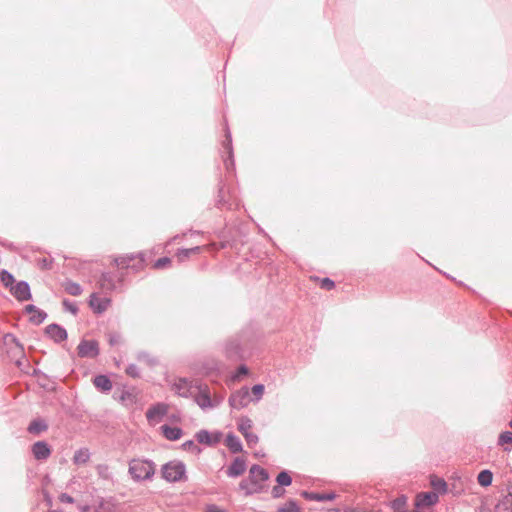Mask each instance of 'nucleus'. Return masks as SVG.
I'll return each mask as SVG.
<instances>
[{
    "instance_id": "nucleus-1",
    "label": "nucleus",
    "mask_w": 512,
    "mask_h": 512,
    "mask_svg": "<svg viewBox=\"0 0 512 512\" xmlns=\"http://www.w3.org/2000/svg\"><path fill=\"white\" fill-rule=\"evenodd\" d=\"M253 333L251 330H244L241 333L230 337L224 346L227 359L231 361L245 360L253 348Z\"/></svg>"
},
{
    "instance_id": "nucleus-2",
    "label": "nucleus",
    "mask_w": 512,
    "mask_h": 512,
    "mask_svg": "<svg viewBox=\"0 0 512 512\" xmlns=\"http://www.w3.org/2000/svg\"><path fill=\"white\" fill-rule=\"evenodd\" d=\"M269 479V472L258 464H253L249 469L247 478L239 483V489L245 496L262 493L265 490V482Z\"/></svg>"
},
{
    "instance_id": "nucleus-3",
    "label": "nucleus",
    "mask_w": 512,
    "mask_h": 512,
    "mask_svg": "<svg viewBox=\"0 0 512 512\" xmlns=\"http://www.w3.org/2000/svg\"><path fill=\"white\" fill-rule=\"evenodd\" d=\"M124 273L103 272L98 280V286L103 293L123 290Z\"/></svg>"
},
{
    "instance_id": "nucleus-4",
    "label": "nucleus",
    "mask_w": 512,
    "mask_h": 512,
    "mask_svg": "<svg viewBox=\"0 0 512 512\" xmlns=\"http://www.w3.org/2000/svg\"><path fill=\"white\" fill-rule=\"evenodd\" d=\"M162 477L170 483L185 481L186 466L182 461H169L161 469Z\"/></svg>"
},
{
    "instance_id": "nucleus-5",
    "label": "nucleus",
    "mask_w": 512,
    "mask_h": 512,
    "mask_svg": "<svg viewBox=\"0 0 512 512\" xmlns=\"http://www.w3.org/2000/svg\"><path fill=\"white\" fill-rule=\"evenodd\" d=\"M155 472L154 463L152 461H136L133 460L129 464V473L135 481L149 480Z\"/></svg>"
},
{
    "instance_id": "nucleus-6",
    "label": "nucleus",
    "mask_w": 512,
    "mask_h": 512,
    "mask_svg": "<svg viewBox=\"0 0 512 512\" xmlns=\"http://www.w3.org/2000/svg\"><path fill=\"white\" fill-rule=\"evenodd\" d=\"M114 262L120 269H131L135 273L140 272L145 267V258L143 253L119 256L115 258Z\"/></svg>"
},
{
    "instance_id": "nucleus-7",
    "label": "nucleus",
    "mask_w": 512,
    "mask_h": 512,
    "mask_svg": "<svg viewBox=\"0 0 512 512\" xmlns=\"http://www.w3.org/2000/svg\"><path fill=\"white\" fill-rule=\"evenodd\" d=\"M215 206L218 209L234 210L239 207V202L236 196L231 194L229 190L225 189V184L221 179L218 183V193L215 201Z\"/></svg>"
},
{
    "instance_id": "nucleus-8",
    "label": "nucleus",
    "mask_w": 512,
    "mask_h": 512,
    "mask_svg": "<svg viewBox=\"0 0 512 512\" xmlns=\"http://www.w3.org/2000/svg\"><path fill=\"white\" fill-rule=\"evenodd\" d=\"M196 391L194 393V401L197 405L205 410L209 408H214L217 404L214 403L210 396V390L207 384H203L200 381H195Z\"/></svg>"
},
{
    "instance_id": "nucleus-9",
    "label": "nucleus",
    "mask_w": 512,
    "mask_h": 512,
    "mask_svg": "<svg viewBox=\"0 0 512 512\" xmlns=\"http://www.w3.org/2000/svg\"><path fill=\"white\" fill-rule=\"evenodd\" d=\"M100 353L99 344L96 340L82 339L77 346V354L80 358H96Z\"/></svg>"
},
{
    "instance_id": "nucleus-10",
    "label": "nucleus",
    "mask_w": 512,
    "mask_h": 512,
    "mask_svg": "<svg viewBox=\"0 0 512 512\" xmlns=\"http://www.w3.org/2000/svg\"><path fill=\"white\" fill-rule=\"evenodd\" d=\"M250 401L251 398L247 387H242L241 389L233 392L228 399L230 407L236 410L245 408Z\"/></svg>"
},
{
    "instance_id": "nucleus-11",
    "label": "nucleus",
    "mask_w": 512,
    "mask_h": 512,
    "mask_svg": "<svg viewBox=\"0 0 512 512\" xmlns=\"http://www.w3.org/2000/svg\"><path fill=\"white\" fill-rule=\"evenodd\" d=\"M222 147L224 151L227 153V157L223 160L224 166L228 172L234 170L235 162H234V153L232 146V136L229 130V127L226 125L225 127V139L222 142Z\"/></svg>"
},
{
    "instance_id": "nucleus-12",
    "label": "nucleus",
    "mask_w": 512,
    "mask_h": 512,
    "mask_svg": "<svg viewBox=\"0 0 512 512\" xmlns=\"http://www.w3.org/2000/svg\"><path fill=\"white\" fill-rule=\"evenodd\" d=\"M222 432L215 431L213 433L206 429H201L195 434V439L199 444H203L209 447L217 445L222 439Z\"/></svg>"
},
{
    "instance_id": "nucleus-13",
    "label": "nucleus",
    "mask_w": 512,
    "mask_h": 512,
    "mask_svg": "<svg viewBox=\"0 0 512 512\" xmlns=\"http://www.w3.org/2000/svg\"><path fill=\"white\" fill-rule=\"evenodd\" d=\"M10 293L20 302L32 299L30 285L27 281H19L11 286Z\"/></svg>"
},
{
    "instance_id": "nucleus-14",
    "label": "nucleus",
    "mask_w": 512,
    "mask_h": 512,
    "mask_svg": "<svg viewBox=\"0 0 512 512\" xmlns=\"http://www.w3.org/2000/svg\"><path fill=\"white\" fill-rule=\"evenodd\" d=\"M439 501V496L436 492H420L417 494L415 499V507L416 509H421L424 507H431L435 505Z\"/></svg>"
},
{
    "instance_id": "nucleus-15",
    "label": "nucleus",
    "mask_w": 512,
    "mask_h": 512,
    "mask_svg": "<svg viewBox=\"0 0 512 512\" xmlns=\"http://www.w3.org/2000/svg\"><path fill=\"white\" fill-rule=\"evenodd\" d=\"M46 335L51 338L55 343H61L67 340L68 333L64 327L59 324L52 323L45 328Z\"/></svg>"
},
{
    "instance_id": "nucleus-16",
    "label": "nucleus",
    "mask_w": 512,
    "mask_h": 512,
    "mask_svg": "<svg viewBox=\"0 0 512 512\" xmlns=\"http://www.w3.org/2000/svg\"><path fill=\"white\" fill-rule=\"evenodd\" d=\"M113 398L127 408L133 407L138 400L135 388L123 389L119 395L115 392Z\"/></svg>"
},
{
    "instance_id": "nucleus-17",
    "label": "nucleus",
    "mask_w": 512,
    "mask_h": 512,
    "mask_svg": "<svg viewBox=\"0 0 512 512\" xmlns=\"http://www.w3.org/2000/svg\"><path fill=\"white\" fill-rule=\"evenodd\" d=\"M176 393L184 398L193 397L196 391L195 381H188L185 378L179 379L174 385Z\"/></svg>"
},
{
    "instance_id": "nucleus-18",
    "label": "nucleus",
    "mask_w": 512,
    "mask_h": 512,
    "mask_svg": "<svg viewBox=\"0 0 512 512\" xmlns=\"http://www.w3.org/2000/svg\"><path fill=\"white\" fill-rule=\"evenodd\" d=\"M246 468V460L242 457H235L232 463L228 466L226 470V475L229 478H237L246 471Z\"/></svg>"
},
{
    "instance_id": "nucleus-19",
    "label": "nucleus",
    "mask_w": 512,
    "mask_h": 512,
    "mask_svg": "<svg viewBox=\"0 0 512 512\" xmlns=\"http://www.w3.org/2000/svg\"><path fill=\"white\" fill-rule=\"evenodd\" d=\"M32 454L36 460H46L51 455V447L46 441H37L32 445Z\"/></svg>"
},
{
    "instance_id": "nucleus-20",
    "label": "nucleus",
    "mask_w": 512,
    "mask_h": 512,
    "mask_svg": "<svg viewBox=\"0 0 512 512\" xmlns=\"http://www.w3.org/2000/svg\"><path fill=\"white\" fill-rule=\"evenodd\" d=\"M110 304V299L100 298L96 293H92L89 299V306L96 314L105 312Z\"/></svg>"
},
{
    "instance_id": "nucleus-21",
    "label": "nucleus",
    "mask_w": 512,
    "mask_h": 512,
    "mask_svg": "<svg viewBox=\"0 0 512 512\" xmlns=\"http://www.w3.org/2000/svg\"><path fill=\"white\" fill-rule=\"evenodd\" d=\"M93 506L97 512H114L115 503L113 497L104 498L97 496L93 499Z\"/></svg>"
},
{
    "instance_id": "nucleus-22",
    "label": "nucleus",
    "mask_w": 512,
    "mask_h": 512,
    "mask_svg": "<svg viewBox=\"0 0 512 512\" xmlns=\"http://www.w3.org/2000/svg\"><path fill=\"white\" fill-rule=\"evenodd\" d=\"M301 496L306 500L310 501H318V502H326L332 501L336 498V494L334 492L329 493H319L313 491L304 490L301 492Z\"/></svg>"
},
{
    "instance_id": "nucleus-23",
    "label": "nucleus",
    "mask_w": 512,
    "mask_h": 512,
    "mask_svg": "<svg viewBox=\"0 0 512 512\" xmlns=\"http://www.w3.org/2000/svg\"><path fill=\"white\" fill-rule=\"evenodd\" d=\"M92 382L96 389L102 393H109L113 388L111 379L105 374L96 375Z\"/></svg>"
},
{
    "instance_id": "nucleus-24",
    "label": "nucleus",
    "mask_w": 512,
    "mask_h": 512,
    "mask_svg": "<svg viewBox=\"0 0 512 512\" xmlns=\"http://www.w3.org/2000/svg\"><path fill=\"white\" fill-rule=\"evenodd\" d=\"M168 408L164 403H156L149 407L146 411V418L151 421L160 419L167 414Z\"/></svg>"
},
{
    "instance_id": "nucleus-25",
    "label": "nucleus",
    "mask_w": 512,
    "mask_h": 512,
    "mask_svg": "<svg viewBox=\"0 0 512 512\" xmlns=\"http://www.w3.org/2000/svg\"><path fill=\"white\" fill-rule=\"evenodd\" d=\"M163 436L169 441H177L183 435L182 428L178 426H170L168 424H164L160 427Z\"/></svg>"
},
{
    "instance_id": "nucleus-26",
    "label": "nucleus",
    "mask_w": 512,
    "mask_h": 512,
    "mask_svg": "<svg viewBox=\"0 0 512 512\" xmlns=\"http://www.w3.org/2000/svg\"><path fill=\"white\" fill-rule=\"evenodd\" d=\"M47 430H48V423L43 418L33 419L27 427L28 433L32 434V435H36V436L40 435L41 433H43Z\"/></svg>"
},
{
    "instance_id": "nucleus-27",
    "label": "nucleus",
    "mask_w": 512,
    "mask_h": 512,
    "mask_svg": "<svg viewBox=\"0 0 512 512\" xmlns=\"http://www.w3.org/2000/svg\"><path fill=\"white\" fill-rule=\"evenodd\" d=\"M495 512H512V488L498 500Z\"/></svg>"
},
{
    "instance_id": "nucleus-28",
    "label": "nucleus",
    "mask_w": 512,
    "mask_h": 512,
    "mask_svg": "<svg viewBox=\"0 0 512 512\" xmlns=\"http://www.w3.org/2000/svg\"><path fill=\"white\" fill-rule=\"evenodd\" d=\"M225 444L230 450V452L233 454H237L243 451V446L240 438L232 432L227 434Z\"/></svg>"
},
{
    "instance_id": "nucleus-29",
    "label": "nucleus",
    "mask_w": 512,
    "mask_h": 512,
    "mask_svg": "<svg viewBox=\"0 0 512 512\" xmlns=\"http://www.w3.org/2000/svg\"><path fill=\"white\" fill-rule=\"evenodd\" d=\"M430 485L433 488L432 492H436L438 495L445 494L448 490L446 481L436 475H431Z\"/></svg>"
},
{
    "instance_id": "nucleus-30",
    "label": "nucleus",
    "mask_w": 512,
    "mask_h": 512,
    "mask_svg": "<svg viewBox=\"0 0 512 512\" xmlns=\"http://www.w3.org/2000/svg\"><path fill=\"white\" fill-rule=\"evenodd\" d=\"M478 484L482 487H488L492 484L493 473L489 469H484L477 476Z\"/></svg>"
},
{
    "instance_id": "nucleus-31",
    "label": "nucleus",
    "mask_w": 512,
    "mask_h": 512,
    "mask_svg": "<svg viewBox=\"0 0 512 512\" xmlns=\"http://www.w3.org/2000/svg\"><path fill=\"white\" fill-rule=\"evenodd\" d=\"M90 459V452L87 448H81L74 453L73 462L76 465L85 464Z\"/></svg>"
},
{
    "instance_id": "nucleus-32",
    "label": "nucleus",
    "mask_w": 512,
    "mask_h": 512,
    "mask_svg": "<svg viewBox=\"0 0 512 512\" xmlns=\"http://www.w3.org/2000/svg\"><path fill=\"white\" fill-rule=\"evenodd\" d=\"M64 289L65 291L72 296H79L81 295L83 289L80 284L73 282L71 280H67L64 283Z\"/></svg>"
},
{
    "instance_id": "nucleus-33",
    "label": "nucleus",
    "mask_w": 512,
    "mask_h": 512,
    "mask_svg": "<svg viewBox=\"0 0 512 512\" xmlns=\"http://www.w3.org/2000/svg\"><path fill=\"white\" fill-rule=\"evenodd\" d=\"M0 281L4 287L11 289V286H14L15 278L8 270H1L0 272Z\"/></svg>"
},
{
    "instance_id": "nucleus-34",
    "label": "nucleus",
    "mask_w": 512,
    "mask_h": 512,
    "mask_svg": "<svg viewBox=\"0 0 512 512\" xmlns=\"http://www.w3.org/2000/svg\"><path fill=\"white\" fill-rule=\"evenodd\" d=\"M276 482L279 486L287 487L292 484V477L287 470H282L276 477Z\"/></svg>"
},
{
    "instance_id": "nucleus-35",
    "label": "nucleus",
    "mask_w": 512,
    "mask_h": 512,
    "mask_svg": "<svg viewBox=\"0 0 512 512\" xmlns=\"http://www.w3.org/2000/svg\"><path fill=\"white\" fill-rule=\"evenodd\" d=\"M252 420L247 416H242L238 421V430L244 436L252 428Z\"/></svg>"
},
{
    "instance_id": "nucleus-36",
    "label": "nucleus",
    "mask_w": 512,
    "mask_h": 512,
    "mask_svg": "<svg viewBox=\"0 0 512 512\" xmlns=\"http://www.w3.org/2000/svg\"><path fill=\"white\" fill-rule=\"evenodd\" d=\"M200 249L201 248L199 246L193 248H182L177 251L176 256L179 261H184L185 259L190 257V255L198 253Z\"/></svg>"
},
{
    "instance_id": "nucleus-37",
    "label": "nucleus",
    "mask_w": 512,
    "mask_h": 512,
    "mask_svg": "<svg viewBox=\"0 0 512 512\" xmlns=\"http://www.w3.org/2000/svg\"><path fill=\"white\" fill-rule=\"evenodd\" d=\"M46 318L47 313L38 308L36 312L29 317V321L34 325H40Z\"/></svg>"
},
{
    "instance_id": "nucleus-38",
    "label": "nucleus",
    "mask_w": 512,
    "mask_h": 512,
    "mask_svg": "<svg viewBox=\"0 0 512 512\" xmlns=\"http://www.w3.org/2000/svg\"><path fill=\"white\" fill-rule=\"evenodd\" d=\"M277 512H300V507L295 500L290 499L284 506L279 507Z\"/></svg>"
},
{
    "instance_id": "nucleus-39",
    "label": "nucleus",
    "mask_w": 512,
    "mask_h": 512,
    "mask_svg": "<svg viewBox=\"0 0 512 512\" xmlns=\"http://www.w3.org/2000/svg\"><path fill=\"white\" fill-rule=\"evenodd\" d=\"M181 448L185 451H190L195 455H199L202 452V449L195 444L194 440H187L182 443Z\"/></svg>"
},
{
    "instance_id": "nucleus-40",
    "label": "nucleus",
    "mask_w": 512,
    "mask_h": 512,
    "mask_svg": "<svg viewBox=\"0 0 512 512\" xmlns=\"http://www.w3.org/2000/svg\"><path fill=\"white\" fill-rule=\"evenodd\" d=\"M407 498L406 496L402 495L400 497H397L392 501V508L396 512H403L406 507Z\"/></svg>"
},
{
    "instance_id": "nucleus-41",
    "label": "nucleus",
    "mask_w": 512,
    "mask_h": 512,
    "mask_svg": "<svg viewBox=\"0 0 512 512\" xmlns=\"http://www.w3.org/2000/svg\"><path fill=\"white\" fill-rule=\"evenodd\" d=\"M249 374V369L245 364H241L236 371L232 374L231 379L233 381H239L243 376Z\"/></svg>"
},
{
    "instance_id": "nucleus-42",
    "label": "nucleus",
    "mask_w": 512,
    "mask_h": 512,
    "mask_svg": "<svg viewBox=\"0 0 512 512\" xmlns=\"http://www.w3.org/2000/svg\"><path fill=\"white\" fill-rule=\"evenodd\" d=\"M3 342L5 345H9L10 343L15 344L21 350H23V346L20 344L19 340L12 333H6L3 335Z\"/></svg>"
},
{
    "instance_id": "nucleus-43",
    "label": "nucleus",
    "mask_w": 512,
    "mask_h": 512,
    "mask_svg": "<svg viewBox=\"0 0 512 512\" xmlns=\"http://www.w3.org/2000/svg\"><path fill=\"white\" fill-rule=\"evenodd\" d=\"M505 444H512V432L504 431L500 433L498 437V445L503 446Z\"/></svg>"
},
{
    "instance_id": "nucleus-44",
    "label": "nucleus",
    "mask_w": 512,
    "mask_h": 512,
    "mask_svg": "<svg viewBox=\"0 0 512 512\" xmlns=\"http://www.w3.org/2000/svg\"><path fill=\"white\" fill-rule=\"evenodd\" d=\"M171 263V259L169 257H161L159 259H157L154 264H153V267L155 269H164L166 267H168Z\"/></svg>"
},
{
    "instance_id": "nucleus-45",
    "label": "nucleus",
    "mask_w": 512,
    "mask_h": 512,
    "mask_svg": "<svg viewBox=\"0 0 512 512\" xmlns=\"http://www.w3.org/2000/svg\"><path fill=\"white\" fill-rule=\"evenodd\" d=\"M62 304H63L64 310L70 312L73 315H76L79 311L77 305L75 303L69 301L68 299H64Z\"/></svg>"
},
{
    "instance_id": "nucleus-46",
    "label": "nucleus",
    "mask_w": 512,
    "mask_h": 512,
    "mask_svg": "<svg viewBox=\"0 0 512 512\" xmlns=\"http://www.w3.org/2000/svg\"><path fill=\"white\" fill-rule=\"evenodd\" d=\"M126 374L132 378L140 377V370L136 364H129L125 370Z\"/></svg>"
},
{
    "instance_id": "nucleus-47",
    "label": "nucleus",
    "mask_w": 512,
    "mask_h": 512,
    "mask_svg": "<svg viewBox=\"0 0 512 512\" xmlns=\"http://www.w3.org/2000/svg\"><path fill=\"white\" fill-rule=\"evenodd\" d=\"M320 288L330 291L335 288V282L329 277L322 278L320 280Z\"/></svg>"
},
{
    "instance_id": "nucleus-48",
    "label": "nucleus",
    "mask_w": 512,
    "mask_h": 512,
    "mask_svg": "<svg viewBox=\"0 0 512 512\" xmlns=\"http://www.w3.org/2000/svg\"><path fill=\"white\" fill-rule=\"evenodd\" d=\"M264 390H265L264 385L260 384V383L259 384H255L252 387V393L255 396V400L256 401H259L262 398Z\"/></svg>"
},
{
    "instance_id": "nucleus-49",
    "label": "nucleus",
    "mask_w": 512,
    "mask_h": 512,
    "mask_svg": "<svg viewBox=\"0 0 512 512\" xmlns=\"http://www.w3.org/2000/svg\"><path fill=\"white\" fill-rule=\"evenodd\" d=\"M243 437L245 438L246 443L250 448L255 446L259 441L258 436L252 432L245 433V435Z\"/></svg>"
},
{
    "instance_id": "nucleus-50",
    "label": "nucleus",
    "mask_w": 512,
    "mask_h": 512,
    "mask_svg": "<svg viewBox=\"0 0 512 512\" xmlns=\"http://www.w3.org/2000/svg\"><path fill=\"white\" fill-rule=\"evenodd\" d=\"M107 336L110 346H116L121 342V334L118 332H110Z\"/></svg>"
},
{
    "instance_id": "nucleus-51",
    "label": "nucleus",
    "mask_w": 512,
    "mask_h": 512,
    "mask_svg": "<svg viewBox=\"0 0 512 512\" xmlns=\"http://www.w3.org/2000/svg\"><path fill=\"white\" fill-rule=\"evenodd\" d=\"M272 497L275 499L281 498L284 493L285 489L282 486H279L278 484L272 488Z\"/></svg>"
},
{
    "instance_id": "nucleus-52",
    "label": "nucleus",
    "mask_w": 512,
    "mask_h": 512,
    "mask_svg": "<svg viewBox=\"0 0 512 512\" xmlns=\"http://www.w3.org/2000/svg\"><path fill=\"white\" fill-rule=\"evenodd\" d=\"M137 359L139 361H145V362L149 363L150 365H153L155 363V360L152 359L147 352H140L137 356Z\"/></svg>"
},
{
    "instance_id": "nucleus-53",
    "label": "nucleus",
    "mask_w": 512,
    "mask_h": 512,
    "mask_svg": "<svg viewBox=\"0 0 512 512\" xmlns=\"http://www.w3.org/2000/svg\"><path fill=\"white\" fill-rule=\"evenodd\" d=\"M52 260L47 258H42L38 261V265L41 269L48 270L52 267Z\"/></svg>"
},
{
    "instance_id": "nucleus-54",
    "label": "nucleus",
    "mask_w": 512,
    "mask_h": 512,
    "mask_svg": "<svg viewBox=\"0 0 512 512\" xmlns=\"http://www.w3.org/2000/svg\"><path fill=\"white\" fill-rule=\"evenodd\" d=\"M59 500L61 503L65 504H73L75 502L74 498L68 493H61L59 495Z\"/></svg>"
},
{
    "instance_id": "nucleus-55",
    "label": "nucleus",
    "mask_w": 512,
    "mask_h": 512,
    "mask_svg": "<svg viewBox=\"0 0 512 512\" xmlns=\"http://www.w3.org/2000/svg\"><path fill=\"white\" fill-rule=\"evenodd\" d=\"M0 245L10 251H16L17 250V247L14 243L8 241V240H4V239H1L0 240Z\"/></svg>"
},
{
    "instance_id": "nucleus-56",
    "label": "nucleus",
    "mask_w": 512,
    "mask_h": 512,
    "mask_svg": "<svg viewBox=\"0 0 512 512\" xmlns=\"http://www.w3.org/2000/svg\"><path fill=\"white\" fill-rule=\"evenodd\" d=\"M205 512H226V511L219 508L217 505L211 504L206 507Z\"/></svg>"
},
{
    "instance_id": "nucleus-57",
    "label": "nucleus",
    "mask_w": 512,
    "mask_h": 512,
    "mask_svg": "<svg viewBox=\"0 0 512 512\" xmlns=\"http://www.w3.org/2000/svg\"><path fill=\"white\" fill-rule=\"evenodd\" d=\"M38 309V307H36L35 305L33 304H28L25 306L24 308V311L27 313V314H30L32 315L33 313L36 312V310Z\"/></svg>"
},
{
    "instance_id": "nucleus-58",
    "label": "nucleus",
    "mask_w": 512,
    "mask_h": 512,
    "mask_svg": "<svg viewBox=\"0 0 512 512\" xmlns=\"http://www.w3.org/2000/svg\"><path fill=\"white\" fill-rule=\"evenodd\" d=\"M44 500H45V502H46L49 506H51V505H52V498H51V496L49 495V493H47V492H46V493H44Z\"/></svg>"
},
{
    "instance_id": "nucleus-59",
    "label": "nucleus",
    "mask_w": 512,
    "mask_h": 512,
    "mask_svg": "<svg viewBox=\"0 0 512 512\" xmlns=\"http://www.w3.org/2000/svg\"><path fill=\"white\" fill-rule=\"evenodd\" d=\"M509 426L512 428V419L509 422Z\"/></svg>"
}]
</instances>
